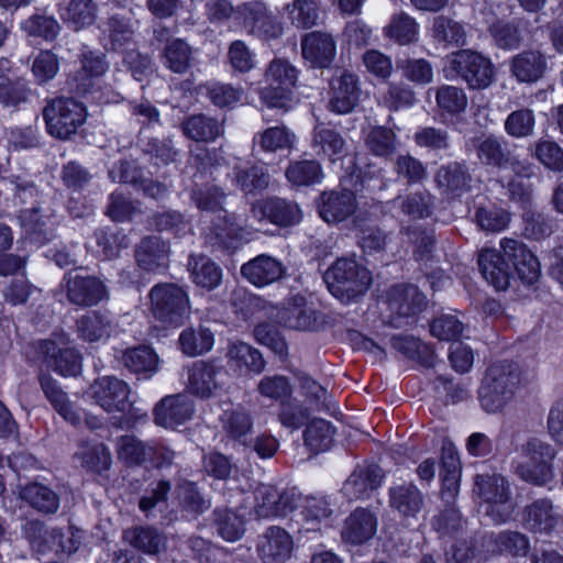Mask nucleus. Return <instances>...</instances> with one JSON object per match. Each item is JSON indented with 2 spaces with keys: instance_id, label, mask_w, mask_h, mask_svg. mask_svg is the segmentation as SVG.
<instances>
[{
  "instance_id": "f257e3e1",
  "label": "nucleus",
  "mask_w": 563,
  "mask_h": 563,
  "mask_svg": "<svg viewBox=\"0 0 563 563\" xmlns=\"http://www.w3.org/2000/svg\"><path fill=\"white\" fill-rule=\"evenodd\" d=\"M521 372L518 364L500 361L492 364L483 377L478 390L479 401L487 412L503 410L514 398L520 385Z\"/></svg>"
},
{
  "instance_id": "f03ea898",
  "label": "nucleus",
  "mask_w": 563,
  "mask_h": 563,
  "mask_svg": "<svg viewBox=\"0 0 563 563\" xmlns=\"http://www.w3.org/2000/svg\"><path fill=\"white\" fill-rule=\"evenodd\" d=\"M329 291L342 302L357 301L372 284L371 272L355 258L335 260L323 275Z\"/></svg>"
},
{
  "instance_id": "7ed1b4c3",
  "label": "nucleus",
  "mask_w": 563,
  "mask_h": 563,
  "mask_svg": "<svg viewBox=\"0 0 563 563\" xmlns=\"http://www.w3.org/2000/svg\"><path fill=\"white\" fill-rule=\"evenodd\" d=\"M555 449L548 442L532 437L519 448L515 471L527 483L543 486L554 476Z\"/></svg>"
},
{
  "instance_id": "20e7f679",
  "label": "nucleus",
  "mask_w": 563,
  "mask_h": 563,
  "mask_svg": "<svg viewBox=\"0 0 563 563\" xmlns=\"http://www.w3.org/2000/svg\"><path fill=\"white\" fill-rule=\"evenodd\" d=\"M474 492L485 504V515L496 525L508 521L515 510L509 482L500 474H477Z\"/></svg>"
},
{
  "instance_id": "39448f33",
  "label": "nucleus",
  "mask_w": 563,
  "mask_h": 563,
  "mask_svg": "<svg viewBox=\"0 0 563 563\" xmlns=\"http://www.w3.org/2000/svg\"><path fill=\"white\" fill-rule=\"evenodd\" d=\"M47 132L59 140H68L85 123L87 112L85 106L66 97L55 98L43 110Z\"/></svg>"
},
{
  "instance_id": "423d86ee",
  "label": "nucleus",
  "mask_w": 563,
  "mask_h": 563,
  "mask_svg": "<svg viewBox=\"0 0 563 563\" xmlns=\"http://www.w3.org/2000/svg\"><path fill=\"white\" fill-rule=\"evenodd\" d=\"M154 317L169 325H178L190 312L188 294L178 285L157 284L150 291Z\"/></svg>"
},
{
  "instance_id": "0eeeda50",
  "label": "nucleus",
  "mask_w": 563,
  "mask_h": 563,
  "mask_svg": "<svg viewBox=\"0 0 563 563\" xmlns=\"http://www.w3.org/2000/svg\"><path fill=\"white\" fill-rule=\"evenodd\" d=\"M60 287L67 301L76 307H93L109 298V290L103 280L95 275H82L76 271L64 275Z\"/></svg>"
},
{
  "instance_id": "6e6552de",
  "label": "nucleus",
  "mask_w": 563,
  "mask_h": 563,
  "mask_svg": "<svg viewBox=\"0 0 563 563\" xmlns=\"http://www.w3.org/2000/svg\"><path fill=\"white\" fill-rule=\"evenodd\" d=\"M449 65L471 89H485L494 80V66L482 54L462 49L449 57Z\"/></svg>"
},
{
  "instance_id": "1a4fd4ad",
  "label": "nucleus",
  "mask_w": 563,
  "mask_h": 563,
  "mask_svg": "<svg viewBox=\"0 0 563 563\" xmlns=\"http://www.w3.org/2000/svg\"><path fill=\"white\" fill-rule=\"evenodd\" d=\"M69 344L70 339L64 332L38 342V351L47 365L62 376H76L81 371V355Z\"/></svg>"
},
{
  "instance_id": "9d476101",
  "label": "nucleus",
  "mask_w": 563,
  "mask_h": 563,
  "mask_svg": "<svg viewBox=\"0 0 563 563\" xmlns=\"http://www.w3.org/2000/svg\"><path fill=\"white\" fill-rule=\"evenodd\" d=\"M131 387L115 376H102L90 386V396L96 405L109 413H124L132 407Z\"/></svg>"
},
{
  "instance_id": "9b49d317",
  "label": "nucleus",
  "mask_w": 563,
  "mask_h": 563,
  "mask_svg": "<svg viewBox=\"0 0 563 563\" xmlns=\"http://www.w3.org/2000/svg\"><path fill=\"white\" fill-rule=\"evenodd\" d=\"M387 303L391 312L390 324L395 328H402L423 310L426 298L413 285H396L388 290Z\"/></svg>"
},
{
  "instance_id": "f8f14e48",
  "label": "nucleus",
  "mask_w": 563,
  "mask_h": 563,
  "mask_svg": "<svg viewBox=\"0 0 563 563\" xmlns=\"http://www.w3.org/2000/svg\"><path fill=\"white\" fill-rule=\"evenodd\" d=\"M254 512L258 518L284 517L297 506L294 492H280L275 486L261 484L254 490Z\"/></svg>"
},
{
  "instance_id": "ddd939ff",
  "label": "nucleus",
  "mask_w": 563,
  "mask_h": 563,
  "mask_svg": "<svg viewBox=\"0 0 563 563\" xmlns=\"http://www.w3.org/2000/svg\"><path fill=\"white\" fill-rule=\"evenodd\" d=\"M500 247L523 284L533 285L539 280L541 276L540 263L525 243L505 238L500 241Z\"/></svg>"
},
{
  "instance_id": "4468645a",
  "label": "nucleus",
  "mask_w": 563,
  "mask_h": 563,
  "mask_svg": "<svg viewBox=\"0 0 563 563\" xmlns=\"http://www.w3.org/2000/svg\"><path fill=\"white\" fill-rule=\"evenodd\" d=\"M224 438L234 444L251 448L254 418L243 405H231L219 417Z\"/></svg>"
},
{
  "instance_id": "2eb2a0df",
  "label": "nucleus",
  "mask_w": 563,
  "mask_h": 563,
  "mask_svg": "<svg viewBox=\"0 0 563 563\" xmlns=\"http://www.w3.org/2000/svg\"><path fill=\"white\" fill-rule=\"evenodd\" d=\"M357 208L356 196L349 189L324 191L318 202L319 214L328 223H340L350 219Z\"/></svg>"
},
{
  "instance_id": "dca6fc26",
  "label": "nucleus",
  "mask_w": 563,
  "mask_h": 563,
  "mask_svg": "<svg viewBox=\"0 0 563 563\" xmlns=\"http://www.w3.org/2000/svg\"><path fill=\"white\" fill-rule=\"evenodd\" d=\"M194 402L186 394L166 396L154 408V422L166 429H175L191 419Z\"/></svg>"
},
{
  "instance_id": "f3484780",
  "label": "nucleus",
  "mask_w": 563,
  "mask_h": 563,
  "mask_svg": "<svg viewBox=\"0 0 563 563\" xmlns=\"http://www.w3.org/2000/svg\"><path fill=\"white\" fill-rule=\"evenodd\" d=\"M243 25L253 34L276 38L283 34V26L262 1H250L238 7Z\"/></svg>"
},
{
  "instance_id": "a211bd4d",
  "label": "nucleus",
  "mask_w": 563,
  "mask_h": 563,
  "mask_svg": "<svg viewBox=\"0 0 563 563\" xmlns=\"http://www.w3.org/2000/svg\"><path fill=\"white\" fill-rule=\"evenodd\" d=\"M80 67L70 76L69 85L80 95L89 93L93 90L99 78L107 69L108 63L103 54L92 51H82L79 55Z\"/></svg>"
},
{
  "instance_id": "6ab92c4d",
  "label": "nucleus",
  "mask_w": 563,
  "mask_h": 563,
  "mask_svg": "<svg viewBox=\"0 0 563 563\" xmlns=\"http://www.w3.org/2000/svg\"><path fill=\"white\" fill-rule=\"evenodd\" d=\"M384 473L376 464L357 465L342 486L349 500L368 498L383 483Z\"/></svg>"
},
{
  "instance_id": "aec40b11",
  "label": "nucleus",
  "mask_w": 563,
  "mask_h": 563,
  "mask_svg": "<svg viewBox=\"0 0 563 563\" xmlns=\"http://www.w3.org/2000/svg\"><path fill=\"white\" fill-rule=\"evenodd\" d=\"M301 52L311 67L327 68L335 58L336 42L330 33L313 31L301 38Z\"/></svg>"
},
{
  "instance_id": "412c9836",
  "label": "nucleus",
  "mask_w": 563,
  "mask_h": 563,
  "mask_svg": "<svg viewBox=\"0 0 563 563\" xmlns=\"http://www.w3.org/2000/svg\"><path fill=\"white\" fill-rule=\"evenodd\" d=\"M223 369L213 363L198 361L188 368V391L196 397H212L221 388Z\"/></svg>"
},
{
  "instance_id": "4be33fe9",
  "label": "nucleus",
  "mask_w": 563,
  "mask_h": 563,
  "mask_svg": "<svg viewBox=\"0 0 563 563\" xmlns=\"http://www.w3.org/2000/svg\"><path fill=\"white\" fill-rule=\"evenodd\" d=\"M389 506L410 526L424 507V496L413 484H401L389 489Z\"/></svg>"
},
{
  "instance_id": "5701e85b",
  "label": "nucleus",
  "mask_w": 563,
  "mask_h": 563,
  "mask_svg": "<svg viewBox=\"0 0 563 563\" xmlns=\"http://www.w3.org/2000/svg\"><path fill=\"white\" fill-rule=\"evenodd\" d=\"M560 520L561 516L549 498L533 500L525 507L522 512L525 527L533 533L549 536L555 530Z\"/></svg>"
},
{
  "instance_id": "b1692460",
  "label": "nucleus",
  "mask_w": 563,
  "mask_h": 563,
  "mask_svg": "<svg viewBox=\"0 0 563 563\" xmlns=\"http://www.w3.org/2000/svg\"><path fill=\"white\" fill-rule=\"evenodd\" d=\"M252 216L257 220L267 219L277 225H292L301 220L299 207L280 198H269L252 206Z\"/></svg>"
},
{
  "instance_id": "393cba45",
  "label": "nucleus",
  "mask_w": 563,
  "mask_h": 563,
  "mask_svg": "<svg viewBox=\"0 0 563 563\" xmlns=\"http://www.w3.org/2000/svg\"><path fill=\"white\" fill-rule=\"evenodd\" d=\"M115 324L110 312L91 310L80 316L75 322V332L84 342H100L110 338Z\"/></svg>"
},
{
  "instance_id": "a878e982",
  "label": "nucleus",
  "mask_w": 563,
  "mask_h": 563,
  "mask_svg": "<svg viewBox=\"0 0 563 563\" xmlns=\"http://www.w3.org/2000/svg\"><path fill=\"white\" fill-rule=\"evenodd\" d=\"M242 235L243 229L238 223L235 216L223 211L210 220L206 240L214 247L229 250L235 247V243L242 239Z\"/></svg>"
},
{
  "instance_id": "bb28decb",
  "label": "nucleus",
  "mask_w": 563,
  "mask_h": 563,
  "mask_svg": "<svg viewBox=\"0 0 563 563\" xmlns=\"http://www.w3.org/2000/svg\"><path fill=\"white\" fill-rule=\"evenodd\" d=\"M257 551L264 563H284L292 551L291 537L279 527H271L261 538Z\"/></svg>"
},
{
  "instance_id": "cd10ccee",
  "label": "nucleus",
  "mask_w": 563,
  "mask_h": 563,
  "mask_svg": "<svg viewBox=\"0 0 563 563\" xmlns=\"http://www.w3.org/2000/svg\"><path fill=\"white\" fill-rule=\"evenodd\" d=\"M241 274L253 285L263 287L280 279L285 268L277 258L261 254L243 264Z\"/></svg>"
},
{
  "instance_id": "c85d7f7f",
  "label": "nucleus",
  "mask_w": 563,
  "mask_h": 563,
  "mask_svg": "<svg viewBox=\"0 0 563 563\" xmlns=\"http://www.w3.org/2000/svg\"><path fill=\"white\" fill-rule=\"evenodd\" d=\"M169 252V244L159 236H146L135 249V261L142 269L156 272L168 266Z\"/></svg>"
},
{
  "instance_id": "c756f323",
  "label": "nucleus",
  "mask_w": 563,
  "mask_h": 563,
  "mask_svg": "<svg viewBox=\"0 0 563 563\" xmlns=\"http://www.w3.org/2000/svg\"><path fill=\"white\" fill-rule=\"evenodd\" d=\"M357 78L351 73H343L331 80V111L345 114L351 112L358 101Z\"/></svg>"
},
{
  "instance_id": "7c9ffc66",
  "label": "nucleus",
  "mask_w": 563,
  "mask_h": 563,
  "mask_svg": "<svg viewBox=\"0 0 563 563\" xmlns=\"http://www.w3.org/2000/svg\"><path fill=\"white\" fill-rule=\"evenodd\" d=\"M278 319L285 327L299 331H313L320 324L317 311L302 297H295L278 313Z\"/></svg>"
},
{
  "instance_id": "2f4dec72",
  "label": "nucleus",
  "mask_w": 563,
  "mask_h": 563,
  "mask_svg": "<svg viewBox=\"0 0 563 563\" xmlns=\"http://www.w3.org/2000/svg\"><path fill=\"white\" fill-rule=\"evenodd\" d=\"M478 266L484 278L496 290H505L510 282V265L506 256L495 249H485L478 256Z\"/></svg>"
},
{
  "instance_id": "473e14b6",
  "label": "nucleus",
  "mask_w": 563,
  "mask_h": 563,
  "mask_svg": "<svg viewBox=\"0 0 563 563\" xmlns=\"http://www.w3.org/2000/svg\"><path fill=\"white\" fill-rule=\"evenodd\" d=\"M376 529L375 515L365 508H357L346 518L342 537L352 544H362L374 537Z\"/></svg>"
},
{
  "instance_id": "72a5a7b5",
  "label": "nucleus",
  "mask_w": 563,
  "mask_h": 563,
  "mask_svg": "<svg viewBox=\"0 0 563 563\" xmlns=\"http://www.w3.org/2000/svg\"><path fill=\"white\" fill-rule=\"evenodd\" d=\"M547 70L545 56L539 51H523L512 57L510 71L520 82H536Z\"/></svg>"
},
{
  "instance_id": "f704fd0d",
  "label": "nucleus",
  "mask_w": 563,
  "mask_h": 563,
  "mask_svg": "<svg viewBox=\"0 0 563 563\" xmlns=\"http://www.w3.org/2000/svg\"><path fill=\"white\" fill-rule=\"evenodd\" d=\"M434 180L444 194L460 196L470 188L472 176L465 163L452 162L437 170Z\"/></svg>"
},
{
  "instance_id": "c9c22d12",
  "label": "nucleus",
  "mask_w": 563,
  "mask_h": 563,
  "mask_svg": "<svg viewBox=\"0 0 563 563\" xmlns=\"http://www.w3.org/2000/svg\"><path fill=\"white\" fill-rule=\"evenodd\" d=\"M311 146L316 154L334 162L346 155V143L343 136L324 123L314 126Z\"/></svg>"
},
{
  "instance_id": "e433bc0d",
  "label": "nucleus",
  "mask_w": 563,
  "mask_h": 563,
  "mask_svg": "<svg viewBox=\"0 0 563 563\" xmlns=\"http://www.w3.org/2000/svg\"><path fill=\"white\" fill-rule=\"evenodd\" d=\"M183 133L196 142H213L223 134V124L206 114H194L181 124Z\"/></svg>"
},
{
  "instance_id": "4c0bfd02",
  "label": "nucleus",
  "mask_w": 563,
  "mask_h": 563,
  "mask_svg": "<svg viewBox=\"0 0 563 563\" xmlns=\"http://www.w3.org/2000/svg\"><path fill=\"white\" fill-rule=\"evenodd\" d=\"M472 145L479 162L497 168L506 167L509 151L494 135H481L472 140Z\"/></svg>"
},
{
  "instance_id": "58836bf2",
  "label": "nucleus",
  "mask_w": 563,
  "mask_h": 563,
  "mask_svg": "<svg viewBox=\"0 0 563 563\" xmlns=\"http://www.w3.org/2000/svg\"><path fill=\"white\" fill-rule=\"evenodd\" d=\"M122 362L129 371L144 375L146 378L152 377L159 365L158 355L147 345L128 349L123 352Z\"/></svg>"
},
{
  "instance_id": "ea45409f",
  "label": "nucleus",
  "mask_w": 563,
  "mask_h": 563,
  "mask_svg": "<svg viewBox=\"0 0 563 563\" xmlns=\"http://www.w3.org/2000/svg\"><path fill=\"white\" fill-rule=\"evenodd\" d=\"M124 539L135 549L154 555L166 548V537L154 527H135L124 531Z\"/></svg>"
},
{
  "instance_id": "a19ab883",
  "label": "nucleus",
  "mask_w": 563,
  "mask_h": 563,
  "mask_svg": "<svg viewBox=\"0 0 563 563\" xmlns=\"http://www.w3.org/2000/svg\"><path fill=\"white\" fill-rule=\"evenodd\" d=\"M20 496L32 508L45 515L55 514L59 508L58 495L40 483L27 484L21 489Z\"/></svg>"
},
{
  "instance_id": "79ce46f5",
  "label": "nucleus",
  "mask_w": 563,
  "mask_h": 563,
  "mask_svg": "<svg viewBox=\"0 0 563 563\" xmlns=\"http://www.w3.org/2000/svg\"><path fill=\"white\" fill-rule=\"evenodd\" d=\"M188 268L194 282L202 288L211 290L221 282V268L205 255H191Z\"/></svg>"
},
{
  "instance_id": "37998d69",
  "label": "nucleus",
  "mask_w": 563,
  "mask_h": 563,
  "mask_svg": "<svg viewBox=\"0 0 563 563\" xmlns=\"http://www.w3.org/2000/svg\"><path fill=\"white\" fill-rule=\"evenodd\" d=\"M419 25L416 20L405 12L391 15L384 27V35L400 45L415 43L418 40Z\"/></svg>"
},
{
  "instance_id": "c03bdc74",
  "label": "nucleus",
  "mask_w": 563,
  "mask_h": 563,
  "mask_svg": "<svg viewBox=\"0 0 563 563\" xmlns=\"http://www.w3.org/2000/svg\"><path fill=\"white\" fill-rule=\"evenodd\" d=\"M213 343V333L203 327L187 328L181 331L178 339L179 349L188 356H197L209 352Z\"/></svg>"
},
{
  "instance_id": "a18cd8bd",
  "label": "nucleus",
  "mask_w": 563,
  "mask_h": 563,
  "mask_svg": "<svg viewBox=\"0 0 563 563\" xmlns=\"http://www.w3.org/2000/svg\"><path fill=\"white\" fill-rule=\"evenodd\" d=\"M295 134L285 125L271 126L257 133L253 139L254 146L267 153L289 150L295 143Z\"/></svg>"
},
{
  "instance_id": "49530a36",
  "label": "nucleus",
  "mask_w": 563,
  "mask_h": 563,
  "mask_svg": "<svg viewBox=\"0 0 563 563\" xmlns=\"http://www.w3.org/2000/svg\"><path fill=\"white\" fill-rule=\"evenodd\" d=\"M229 363L239 368H247L260 374L265 368L262 354L244 342H234L229 345L227 353Z\"/></svg>"
},
{
  "instance_id": "de8ad7c7",
  "label": "nucleus",
  "mask_w": 563,
  "mask_h": 563,
  "mask_svg": "<svg viewBox=\"0 0 563 563\" xmlns=\"http://www.w3.org/2000/svg\"><path fill=\"white\" fill-rule=\"evenodd\" d=\"M493 542L495 551L498 554L506 556H526L530 550V540L528 536L520 531H500L494 537Z\"/></svg>"
},
{
  "instance_id": "09e8293b",
  "label": "nucleus",
  "mask_w": 563,
  "mask_h": 563,
  "mask_svg": "<svg viewBox=\"0 0 563 563\" xmlns=\"http://www.w3.org/2000/svg\"><path fill=\"white\" fill-rule=\"evenodd\" d=\"M192 49L181 38L167 41L163 49L164 65L174 73L183 74L190 67Z\"/></svg>"
},
{
  "instance_id": "8fccbe9b",
  "label": "nucleus",
  "mask_w": 563,
  "mask_h": 563,
  "mask_svg": "<svg viewBox=\"0 0 563 563\" xmlns=\"http://www.w3.org/2000/svg\"><path fill=\"white\" fill-rule=\"evenodd\" d=\"M434 97L438 108L448 114H460L467 108L468 99L461 87L441 85L434 89Z\"/></svg>"
},
{
  "instance_id": "3c124183",
  "label": "nucleus",
  "mask_w": 563,
  "mask_h": 563,
  "mask_svg": "<svg viewBox=\"0 0 563 563\" xmlns=\"http://www.w3.org/2000/svg\"><path fill=\"white\" fill-rule=\"evenodd\" d=\"M177 499L183 511L195 517L202 515L211 507V503L192 482L184 481L177 485Z\"/></svg>"
},
{
  "instance_id": "603ef678",
  "label": "nucleus",
  "mask_w": 563,
  "mask_h": 563,
  "mask_svg": "<svg viewBox=\"0 0 563 563\" xmlns=\"http://www.w3.org/2000/svg\"><path fill=\"white\" fill-rule=\"evenodd\" d=\"M303 437L312 452L327 451L333 443L334 428L324 419H314L307 426Z\"/></svg>"
},
{
  "instance_id": "864d4df0",
  "label": "nucleus",
  "mask_w": 563,
  "mask_h": 563,
  "mask_svg": "<svg viewBox=\"0 0 563 563\" xmlns=\"http://www.w3.org/2000/svg\"><path fill=\"white\" fill-rule=\"evenodd\" d=\"M465 30L463 25L444 15H439L432 24V37L444 45H463L465 43Z\"/></svg>"
},
{
  "instance_id": "5fc2aeb1",
  "label": "nucleus",
  "mask_w": 563,
  "mask_h": 563,
  "mask_svg": "<svg viewBox=\"0 0 563 563\" xmlns=\"http://www.w3.org/2000/svg\"><path fill=\"white\" fill-rule=\"evenodd\" d=\"M397 135L386 126H374L365 139L368 151L379 157H389L397 150Z\"/></svg>"
},
{
  "instance_id": "6e6d98bb",
  "label": "nucleus",
  "mask_w": 563,
  "mask_h": 563,
  "mask_svg": "<svg viewBox=\"0 0 563 563\" xmlns=\"http://www.w3.org/2000/svg\"><path fill=\"white\" fill-rule=\"evenodd\" d=\"M75 457L84 468L91 472L100 473L111 465V453L103 443L82 445Z\"/></svg>"
},
{
  "instance_id": "4d7b16f0",
  "label": "nucleus",
  "mask_w": 563,
  "mask_h": 563,
  "mask_svg": "<svg viewBox=\"0 0 563 563\" xmlns=\"http://www.w3.org/2000/svg\"><path fill=\"white\" fill-rule=\"evenodd\" d=\"M96 10L92 0H69L62 11V19L69 23L74 30H79L93 23Z\"/></svg>"
},
{
  "instance_id": "13d9d810",
  "label": "nucleus",
  "mask_w": 563,
  "mask_h": 563,
  "mask_svg": "<svg viewBox=\"0 0 563 563\" xmlns=\"http://www.w3.org/2000/svg\"><path fill=\"white\" fill-rule=\"evenodd\" d=\"M218 533L227 541L239 540L244 533V520L234 510L222 508L213 511Z\"/></svg>"
},
{
  "instance_id": "bf43d9fd",
  "label": "nucleus",
  "mask_w": 563,
  "mask_h": 563,
  "mask_svg": "<svg viewBox=\"0 0 563 563\" xmlns=\"http://www.w3.org/2000/svg\"><path fill=\"white\" fill-rule=\"evenodd\" d=\"M292 88L282 85L280 81L266 80L260 90L261 101L268 108L287 111L292 101Z\"/></svg>"
},
{
  "instance_id": "052dcab7",
  "label": "nucleus",
  "mask_w": 563,
  "mask_h": 563,
  "mask_svg": "<svg viewBox=\"0 0 563 563\" xmlns=\"http://www.w3.org/2000/svg\"><path fill=\"white\" fill-rule=\"evenodd\" d=\"M150 445L151 443H144L134 435H123L118 440V456L129 465H141L147 461Z\"/></svg>"
},
{
  "instance_id": "680f3d73",
  "label": "nucleus",
  "mask_w": 563,
  "mask_h": 563,
  "mask_svg": "<svg viewBox=\"0 0 563 563\" xmlns=\"http://www.w3.org/2000/svg\"><path fill=\"white\" fill-rule=\"evenodd\" d=\"M234 179L245 194L261 191L269 184V175L261 166L235 167Z\"/></svg>"
},
{
  "instance_id": "e2e57ef3",
  "label": "nucleus",
  "mask_w": 563,
  "mask_h": 563,
  "mask_svg": "<svg viewBox=\"0 0 563 563\" xmlns=\"http://www.w3.org/2000/svg\"><path fill=\"white\" fill-rule=\"evenodd\" d=\"M322 176L321 166L316 161L295 162L286 169L287 179L296 186H309L319 183Z\"/></svg>"
},
{
  "instance_id": "0e129e2a",
  "label": "nucleus",
  "mask_w": 563,
  "mask_h": 563,
  "mask_svg": "<svg viewBox=\"0 0 563 563\" xmlns=\"http://www.w3.org/2000/svg\"><path fill=\"white\" fill-rule=\"evenodd\" d=\"M286 11L292 24L309 29L319 18V2L318 0H294L286 7Z\"/></svg>"
},
{
  "instance_id": "69168bd1",
  "label": "nucleus",
  "mask_w": 563,
  "mask_h": 563,
  "mask_svg": "<svg viewBox=\"0 0 563 563\" xmlns=\"http://www.w3.org/2000/svg\"><path fill=\"white\" fill-rule=\"evenodd\" d=\"M172 489V483L168 479H158L151 484L146 494L140 498L139 508L147 517H155L156 508L165 504Z\"/></svg>"
},
{
  "instance_id": "338daca9",
  "label": "nucleus",
  "mask_w": 563,
  "mask_h": 563,
  "mask_svg": "<svg viewBox=\"0 0 563 563\" xmlns=\"http://www.w3.org/2000/svg\"><path fill=\"white\" fill-rule=\"evenodd\" d=\"M143 153L156 165H168L176 162L179 152L170 137L150 139L142 148Z\"/></svg>"
},
{
  "instance_id": "774afa93",
  "label": "nucleus",
  "mask_w": 563,
  "mask_h": 563,
  "mask_svg": "<svg viewBox=\"0 0 563 563\" xmlns=\"http://www.w3.org/2000/svg\"><path fill=\"white\" fill-rule=\"evenodd\" d=\"M534 156L547 168L563 172V148L554 141L540 140L534 145Z\"/></svg>"
}]
</instances>
